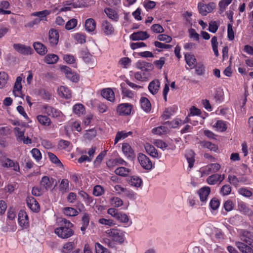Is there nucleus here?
Listing matches in <instances>:
<instances>
[{"mask_svg": "<svg viewBox=\"0 0 253 253\" xmlns=\"http://www.w3.org/2000/svg\"><path fill=\"white\" fill-rule=\"evenodd\" d=\"M59 34L57 30L51 29L48 33V40L51 46H54L58 43L59 40Z\"/></svg>", "mask_w": 253, "mask_h": 253, "instance_id": "obj_9", "label": "nucleus"}, {"mask_svg": "<svg viewBox=\"0 0 253 253\" xmlns=\"http://www.w3.org/2000/svg\"><path fill=\"white\" fill-rule=\"evenodd\" d=\"M79 194L81 195V196H82L85 202L87 204H90L93 202L92 197H91L90 196H89L86 192H84V191H81L80 192Z\"/></svg>", "mask_w": 253, "mask_h": 253, "instance_id": "obj_51", "label": "nucleus"}, {"mask_svg": "<svg viewBox=\"0 0 253 253\" xmlns=\"http://www.w3.org/2000/svg\"><path fill=\"white\" fill-rule=\"evenodd\" d=\"M27 204L32 211L37 212L39 211V204L34 198H28L27 199Z\"/></svg>", "mask_w": 253, "mask_h": 253, "instance_id": "obj_16", "label": "nucleus"}, {"mask_svg": "<svg viewBox=\"0 0 253 253\" xmlns=\"http://www.w3.org/2000/svg\"><path fill=\"white\" fill-rule=\"evenodd\" d=\"M102 30L105 35H110L113 34L114 28L110 23L104 21L102 23Z\"/></svg>", "mask_w": 253, "mask_h": 253, "instance_id": "obj_15", "label": "nucleus"}, {"mask_svg": "<svg viewBox=\"0 0 253 253\" xmlns=\"http://www.w3.org/2000/svg\"><path fill=\"white\" fill-rule=\"evenodd\" d=\"M42 108L45 113L53 118H60L63 115L60 111L52 106L46 105L43 106Z\"/></svg>", "mask_w": 253, "mask_h": 253, "instance_id": "obj_6", "label": "nucleus"}, {"mask_svg": "<svg viewBox=\"0 0 253 253\" xmlns=\"http://www.w3.org/2000/svg\"><path fill=\"white\" fill-rule=\"evenodd\" d=\"M64 213L69 216H74L78 214V211L75 209L71 207L65 208Z\"/></svg>", "mask_w": 253, "mask_h": 253, "instance_id": "obj_43", "label": "nucleus"}, {"mask_svg": "<svg viewBox=\"0 0 253 253\" xmlns=\"http://www.w3.org/2000/svg\"><path fill=\"white\" fill-rule=\"evenodd\" d=\"M141 108L146 112L148 113L151 110V104L149 99L145 97H142L140 99Z\"/></svg>", "mask_w": 253, "mask_h": 253, "instance_id": "obj_23", "label": "nucleus"}, {"mask_svg": "<svg viewBox=\"0 0 253 253\" xmlns=\"http://www.w3.org/2000/svg\"><path fill=\"white\" fill-rule=\"evenodd\" d=\"M102 96L111 102L115 100V94L113 91L110 88L104 89L101 92Z\"/></svg>", "mask_w": 253, "mask_h": 253, "instance_id": "obj_22", "label": "nucleus"}, {"mask_svg": "<svg viewBox=\"0 0 253 253\" xmlns=\"http://www.w3.org/2000/svg\"><path fill=\"white\" fill-rule=\"evenodd\" d=\"M137 158L140 165L144 169L150 170L152 168V163L151 161L145 155L139 153L138 155Z\"/></svg>", "mask_w": 253, "mask_h": 253, "instance_id": "obj_5", "label": "nucleus"}, {"mask_svg": "<svg viewBox=\"0 0 253 253\" xmlns=\"http://www.w3.org/2000/svg\"><path fill=\"white\" fill-rule=\"evenodd\" d=\"M231 191V187L228 184L224 185L220 189V193L223 196L229 195Z\"/></svg>", "mask_w": 253, "mask_h": 253, "instance_id": "obj_56", "label": "nucleus"}, {"mask_svg": "<svg viewBox=\"0 0 253 253\" xmlns=\"http://www.w3.org/2000/svg\"><path fill=\"white\" fill-rule=\"evenodd\" d=\"M105 12L107 16L113 20H117L118 19V15L114 9L110 8H107L105 9Z\"/></svg>", "mask_w": 253, "mask_h": 253, "instance_id": "obj_39", "label": "nucleus"}, {"mask_svg": "<svg viewBox=\"0 0 253 253\" xmlns=\"http://www.w3.org/2000/svg\"><path fill=\"white\" fill-rule=\"evenodd\" d=\"M122 151L124 154L129 158H133L134 157V153L130 146L126 143L123 144Z\"/></svg>", "mask_w": 253, "mask_h": 253, "instance_id": "obj_17", "label": "nucleus"}, {"mask_svg": "<svg viewBox=\"0 0 253 253\" xmlns=\"http://www.w3.org/2000/svg\"><path fill=\"white\" fill-rule=\"evenodd\" d=\"M104 192L103 187L100 185H96L94 186L93 191V194L95 196H101Z\"/></svg>", "mask_w": 253, "mask_h": 253, "instance_id": "obj_58", "label": "nucleus"}, {"mask_svg": "<svg viewBox=\"0 0 253 253\" xmlns=\"http://www.w3.org/2000/svg\"><path fill=\"white\" fill-rule=\"evenodd\" d=\"M77 20L73 18L69 20L65 25V28L67 30H70L74 29L77 25Z\"/></svg>", "mask_w": 253, "mask_h": 253, "instance_id": "obj_48", "label": "nucleus"}, {"mask_svg": "<svg viewBox=\"0 0 253 253\" xmlns=\"http://www.w3.org/2000/svg\"><path fill=\"white\" fill-rule=\"evenodd\" d=\"M160 82L158 80L152 81L148 85V89L152 94H156L159 90Z\"/></svg>", "mask_w": 253, "mask_h": 253, "instance_id": "obj_21", "label": "nucleus"}, {"mask_svg": "<svg viewBox=\"0 0 253 253\" xmlns=\"http://www.w3.org/2000/svg\"><path fill=\"white\" fill-rule=\"evenodd\" d=\"M136 67L142 71H149L153 69L152 64L143 61H138L136 63Z\"/></svg>", "mask_w": 253, "mask_h": 253, "instance_id": "obj_13", "label": "nucleus"}, {"mask_svg": "<svg viewBox=\"0 0 253 253\" xmlns=\"http://www.w3.org/2000/svg\"><path fill=\"white\" fill-rule=\"evenodd\" d=\"M238 210L244 214L250 213L249 209L247 207L246 205L244 203H241L238 205Z\"/></svg>", "mask_w": 253, "mask_h": 253, "instance_id": "obj_59", "label": "nucleus"}, {"mask_svg": "<svg viewBox=\"0 0 253 253\" xmlns=\"http://www.w3.org/2000/svg\"><path fill=\"white\" fill-rule=\"evenodd\" d=\"M31 153L32 155V156L37 160L39 161L42 158V155L40 151V150L37 148L33 149Z\"/></svg>", "mask_w": 253, "mask_h": 253, "instance_id": "obj_62", "label": "nucleus"}, {"mask_svg": "<svg viewBox=\"0 0 253 253\" xmlns=\"http://www.w3.org/2000/svg\"><path fill=\"white\" fill-rule=\"evenodd\" d=\"M22 78L21 76H19L16 78L13 89V93L16 97H21L22 94V84L21 82Z\"/></svg>", "mask_w": 253, "mask_h": 253, "instance_id": "obj_11", "label": "nucleus"}, {"mask_svg": "<svg viewBox=\"0 0 253 253\" xmlns=\"http://www.w3.org/2000/svg\"><path fill=\"white\" fill-rule=\"evenodd\" d=\"M111 204L115 207H120L123 205V201L118 197H113L111 199Z\"/></svg>", "mask_w": 253, "mask_h": 253, "instance_id": "obj_54", "label": "nucleus"}, {"mask_svg": "<svg viewBox=\"0 0 253 253\" xmlns=\"http://www.w3.org/2000/svg\"><path fill=\"white\" fill-rule=\"evenodd\" d=\"M33 46L37 52L41 55H44L47 51L46 46L41 42H35Z\"/></svg>", "mask_w": 253, "mask_h": 253, "instance_id": "obj_24", "label": "nucleus"}, {"mask_svg": "<svg viewBox=\"0 0 253 253\" xmlns=\"http://www.w3.org/2000/svg\"><path fill=\"white\" fill-rule=\"evenodd\" d=\"M218 177V174H213L207 178L206 181L210 185H214L219 182Z\"/></svg>", "mask_w": 253, "mask_h": 253, "instance_id": "obj_42", "label": "nucleus"}, {"mask_svg": "<svg viewBox=\"0 0 253 253\" xmlns=\"http://www.w3.org/2000/svg\"><path fill=\"white\" fill-rule=\"evenodd\" d=\"M116 219L120 222L125 224L127 223L129 220L128 216L123 212H120Z\"/></svg>", "mask_w": 253, "mask_h": 253, "instance_id": "obj_40", "label": "nucleus"}, {"mask_svg": "<svg viewBox=\"0 0 253 253\" xmlns=\"http://www.w3.org/2000/svg\"><path fill=\"white\" fill-rule=\"evenodd\" d=\"M73 242H68L65 244L62 250L63 253H68L74 248Z\"/></svg>", "mask_w": 253, "mask_h": 253, "instance_id": "obj_64", "label": "nucleus"}, {"mask_svg": "<svg viewBox=\"0 0 253 253\" xmlns=\"http://www.w3.org/2000/svg\"><path fill=\"white\" fill-rule=\"evenodd\" d=\"M132 106L127 103L119 105L117 108V112L121 115H128L131 113Z\"/></svg>", "mask_w": 253, "mask_h": 253, "instance_id": "obj_12", "label": "nucleus"}, {"mask_svg": "<svg viewBox=\"0 0 253 253\" xmlns=\"http://www.w3.org/2000/svg\"><path fill=\"white\" fill-rule=\"evenodd\" d=\"M211 189L209 187L205 186L201 188L198 192L201 202H205L207 200L208 196L210 194Z\"/></svg>", "mask_w": 253, "mask_h": 253, "instance_id": "obj_19", "label": "nucleus"}, {"mask_svg": "<svg viewBox=\"0 0 253 253\" xmlns=\"http://www.w3.org/2000/svg\"><path fill=\"white\" fill-rule=\"evenodd\" d=\"M229 182L235 187L238 186L239 183L241 181L235 175H229L228 177Z\"/></svg>", "mask_w": 253, "mask_h": 253, "instance_id": "obj_52", "label": "nucleus"}, {"mask_svg": "<svg viewBox=\"0 0 253 253\" xmlns=\"http://www.w3.org/2000/svg\"><path fill=\"white\" fill-rule=\"evenodd\" d=\"M55 180L52 177L47 176H43L40 182V187H34L32 190V193L35 196H40L45 192L50 189Z\"/></svg>", "mask_w": 253, "mask_h": 253, "instance_id": "obj_1", "label": "nucleus"}, {"mask_svg": "<svg viewBox=\"0 0 253 253\" xmlns=\"http://www.w3.org/2000/svg\"><path fill=\"white\" fill-rule=\"evenodd\" d=\"M130 170L125 167H120L116 169L115 170V172L116 174L122 176H126L129 172Z\"/></svg>", "mask_w": 253, "mask_h": 253, "instance_id": "obj_41", "label": "nucleus"}, {"mask_svg": "<svg viewBox=\"0 0 253 253\" xmlns=\"http://www.w3.org/2000/svg\"><path fill=\"white\" fill-rule=\"evenodd\" d=\"M50 13V10L45 9L42 11L35 12L33 13L32 15L34 16L38 17L41 21H47L46 16L49 15Z\"/></svg>", "mask_w": 253, "mask_h": 253, "instance_id": "obj_29", "label": "nucleus"}, {"mask_svg": "<svg viewBox=\"0 0 253 253\" xmlns=\"http://www.w3.org/2000/svg\"><path fill=\"white\" fill-rule=\"evenodd\" d=\"M8 79V75L5 72H0V88L5 87Z\"/></svg>", "mask_w": 253, "mask_h": 253, "instance_id": "obj_38", "label": "nucleus"}, {"mask_svg": "<svg viewBox=\"0 0 253 253\" xmlns=\"http://www.w3.org/2000/svg\"><path fill=\"white\" fill-rule=\"evenodd\" d=\"M59 94L66 99L71 97V91L67 87L61 86L58 88Z\"/></svg>", "mask_w": 253, "mask_h": 253, "instance_id": "obj_27", "label": "nucleus"}, {"mask_svg": "<svg viewBox=\"0 0 253 253\" xmlns=\"http://www.w3.org/2000/svg\"><path fill=\"white\" fill-rule=\"evenodd\" d=\"M196 67L195 72L199 76L203 75L205 72V67L202 64H199Z\"/></svg>", "mask_w": 253, "mask_h": 253, "instance_id": "obj_61", "label": "nucleus"}, {"mask_svg": "<svg viewBox=\"0 0 253 253\" xmlns=\"http://www.w3.org/2000/svg\"><path fill=\"white\" fill-rule=\"evenodd\" d=\"M106 233L108 237L120 244H122L124 242V233L121 230L117 228L108 229L106 231Z\"/></svg>", "mask_w": 253, "mask_h": 253, "instance_id": "obj_3", "label": "nucleus"}, {"mask_svg": "<svg viewBox=\"0 0 253 253\" xmlns=\"http://www.w3.org/2000/svg\"><path fill=\"white\" fill-rule=\"evenodd\" d=\"M96 27V22L92 18H88L85 21V30L88 32H93Z\"/></svg>", "mask_w": 253, "mask_h": 253, "instance_id": "obj_32", "label": "nucleus"}, {"mask_svg": "<svg viewBox=\"0 0 253 253\" xmlns=\"http://www.w3.org/2000/svg\"><path fill=\"white\" fill-rule=\"evenodd\" d=\"M154 143L158 148H161L163 150L166 149L168 146V144L162 140H155Z\"/></svg>", "mask_w": 253, "mask_h": 253, "instance_id": "obj_60", "label": "nucleus"}, {"mask_svg": "<svg viewBox=\"0 0 253 253\" xmlns=\"http://www.w3.org/2000/svg\"><path fill=\"white\" fill-rule=\"evenodd\" d=\"M58 59V56L57 55L49 54L46 55L44 58V61L48 64H53L57 62Z\"/></svg>", "mask_w": 253, "mask_h": 253, "instance_id": "obj_34", "label": "nucleus"}, {"mask_svg": "<svg viewBox=\"0 0 253 253\" xmlns=\"http://www.w3.org/2000/svg\"><path fill=\"white\" fill-rule=\"evenodd\" d=\"M145 150L147 153L151 157L155 158H159V154L156 149L152 145L147 144L145 146Z\"/></svg>", "mask_w": 253, "mask_h": 253, "instance_id": "obj_30", "label": "nucleus"}, {"mask_svg": "<svg viewBox=\"0 0 253 253\" xmlns=\"http://www.w3.org/2000/svg\"><path fill=\"white\" fill-rule=\"evenodd\" d=\"M168 128L165 126H160L154 128L152 129V132L156 134L161 135L167 132Z\"/></svg>", "mask_w": 253, "mask_h": 253, "instance_id": "obj_45", "label": "nucleus"}, {"mask_svg": "<svg viewBox=\"0 0 253 253\" xmlns=\"http://www.w3.org/2000/svg\"><path fill=\"white\" fill-rule=\"evenodd\" d=\"M96 253H110L108 250L99 243L95 244Z\"/></svg>", "mask_w": 253, "mask_h": 253, "instance_id": "obj_55", "label": "nucleus"}, {"mask_svg": "<svg viewBox=\"0 0 253 253\" xmlns=\"http://www.w3.org/2000/svg\"><path fill=\"white\" fill-rule=\"evenodd\" d=\"M131 131L125 132L124 131H118L117 133L115 138V144H116L119 140L126 138L128 136L131 135Z\"/></svg>", "mask_w": 253, "mask_h": 253, "instance_id": "obj_33", "label": "nucleus"}, {"mask_svg": "<svg viewBox=\"0 0 253 253\" xmlns=\"http://www.w3.org/2000/svg\"><path fill=\"white\" fill-rule=\"evenodd\" d=\"M186 159L189 164V167L191 169L193 168L195 162L194 153L193 151H189L186 154Z\"/></svg>", "mask_w": 253, "mask_h": 253, "instance_id": "obj_37", "label": "nucleus"}, {"mask_svg": "<svg viewBox=\"0 0 253 253\" xmlns=\"http://www.w3.org/2000/svg\"><path fill=\"white\" fill-rule=\"evenodd\" d=\"M2 166L6 168H13L15 171H18L20 170L19 164L14 162L13 160L6 158L2 164Z\"/></svg>", "mask_w": 253, "mask_h": 253, "instance_id": "obj_20", "label": "nucleus"}, {"mask_svg": "<svg viewBox=\"0 0 253 253\" xmlns=\"http://www.w3.org/2000/svg\"><path fill=\"white\" fill-rule=\"evenodd\" d=\"M38 94L44 100H49L51 96V93L43 88L39 90Z\"/></svg>", "mask_w": 253, "mask_h": 253, "instance_id": "obj_44", "label": "nucleus"}, {"mask_svg": "<svg viewBox=\"0 0 253 253\" xmlns=\"http://www.w3.org/2000/svg\"><path fill=\"white\" fill-rule=\"evenodd\" d=\"M128 183L131 186L138 188L141 186L142 180L140 177L134 175L130 177L128 180Z\"/></svg>", "mask_w": 253, "mask_h": 253, "instance_id": "obj_28", "label": "nucleus"}, {"mask_svg": "<svg viewBox=\"0 0 253 253\" xmlns=\"http://www.w3.org/2000/svg\"><path fill=\"white\" fill-rule=\"evenodd\" d=\"M61 226L56 228L54 233L60 238L67 239L74 234V231L71 229L73 225L69 220L64 218L61 221Z\"/></svg>", "mask_w": 253, "mask_h": 253, "instance_id": "obj_2", "label": "nucleus"}, {"mask_svg": "<svg viewBox=\"0 0 253 253\" xmlns=\"http://www.w3.org/2000/svg\"><path fill=\"white\" fill-rule=\"evenodd\" d=\"M215 7L213 2H210L207 4L199 3L198 5V8L199 13L203 16H206L208 13L211 12Z\"/></svg>", "mask_w": 253, "mask_h": 253, "instance_id": "obj_4", "label": "nucleus"}, {"mask_svg": "<svg viewBox=\"0 0 253 253\" xmlns=\"http://www.w3.org/2000/svg\"><path fill=\"white\" fill-rule=\"evenodd\" d=\"M238 249L243 253H253L252 248L241 242H237L235 243Z\"/></svg>", "mask_w": 253, "mask_h": 253, "instance_id": "obj_25", "label": "nucleus"}, {"mask_svg": "<svg viewBox=\"0 0 253 253\" xmlns=\"http://www.w3.org/2000/svg\"><path fill=\"white\" fill-rule=\"evenodd\" d=\"M185 60L187 64L191 69L196 67L197 60L194 55L191 53H186L185 54Z\"/></svg>", "mask_w": 253, "mask_h": 253, "instance_id": "obj_18", "label": "nucleus"}, {"mask_svg": "<svg viewBox=\"0 0 253 253\" xmlns=\"http://www.w3.org/2000/svg\"><path fill=\"white\" fill-rule=\"evenodd\" d=\"M221 166L219 164H210L205 167L202 171V173L205 175H209L211 173H215L220 169Z\"/></svg>", "mask_w": 253, "mask_h": 253, "instance_id": "obj_7", "label": "nucleus"}, {"mask_svg": "<svg viewBox=\"0 0 253 253\" xmlns=\"http://www.w3.org/2000/svg\"><path fill=\"white\" fill-rule=\"evenodd\" d=\"M219 201L217 199L214 198L211 200L210 206L212 210H215L219 207Z\"/></svg>", "mask_w": 253, "mask_h": 253, "instance_id": "obj_63", "label": "nucleus"}, {"mask_svg": "<svg viewBox=\"0 0 253 253\" xmlns=\"http://www.w3.org/2000/svg\"><path fill=\"white\" fill-rule=\"evenodd\" d=\"M66 77L68 79L73 82L77 83L79 81V75L75 72H73L72 71L70 72Z\"/></svg>", "mask_w": 253, "mask_h": 253, "instance_id": "obj_53", "label": "nucleus"}, {"mask_svg": "<svg viewBox=\"0 0 253 253\" xmlns=\"http://www.w3.org/2000/svg\"><path fill=\"white\" fill-rule=\"evenodd\" d=\"M73 111L75 114L80 116L84 113V107L81 104H77L74 106Z\"/></svg>", "mask_w": 253, "mask_h": 253, "instance_id": "obj_46", "label": "nucleus"}, {"mask_svg": "<svg viewBox=\"0 0 253 253\" xmlns=\"http://www.w3.org/2000/svg\"><path fill=\"white\" fill-rule=\"evenodd\" d=\"M38 122L42 125L49 126L51 124V120L49 118L44 115H38L37 117Z\"/></svg>", "mask_w": 253, "mask_h": 253, "instance_id": "obj_35", "label": "nucleus"}, {"mask_svg": "<svg viewBox=\"0 0 253 253\" xmlns=\"http://www.w3.org/2000/svg\"><path fill=\"white\" fill-rule=\"evenodd\" d=\"M13 47L18 52L23 55L31 54L32 52V49L30 46L21 43H14Z\"/></svg>", "mask_w": 253, "mask_h": 253, "instance_id": "obj_8", "label": "nucleus"}, {"mask_svg": "<svg viewBox=\"0 0 253 253\" xmlns=\"http://www.w3.org/2000/svg\"><path fill=\"white\" fill-rule=\"evenodd\" d=\"M123 84H121L122 91L123 95L127 97L132 98L134 96L133 92L132 91L124 87Z\"/></svg>", "mask_w": 253, "mask_h": 253, "instance_id": "obj_50", "label": "nucleus"}, {"mask_svg": "<svg viewBox=\"0 0 253 253\" xmlns=\"http://www.w3.org/2000/svg\"><path fill=\"white\" fill-rule=\"evenodd\" d=\"M241 240L253 248V234L247 230L241 232Z\"/></svg>", "mask_w": 253, "mask_h": 253, "instance_id": "obj_10", "label": "nucleus"}, {"mask_svg": "<svg viewBox=\"0 0 253 253\" xmlns=\"http://www.w3.org/2000/svg\"><path fill=\"white\" fill-rule=\"evenodd\" d=\"M18 222L21 226H25L28 223V216L26 212L20 211L18 214Z\"/></svg>", "mask_w": 253, "mask_h": 253, "instance_id": "obj_36", "label": "nucleus"}, {"mask_svg": "<svg viewBox=\"0 0 253 253\" xmlns=\"http://www.w3.org/2000/svg\"><path fill=\"white\" fill-rule=\"evenodd\" d=\"M48 156L50 159V160L53 163L55 164H57L58 166H62V164L61 163L59 159L55 156L54 154L48 152L47 153Z\"/></svg>", "mask_w": 253, "mask_h": 253, "instance_id": "obj_49", "label": "nucleus"}, {"mask_svg": "<svg viewBox=\"0 0 253 253\" xmlns=\"http://www.w3.org/2000/svg\"><path fill=\"white\" fill-rule=\"evenodd\" d=\"M14 132L18 141H22V139L24 138V132L21 131L20 128H14Z\"/></svg>", "mask_w": 253, "mask_h": 253, "instance_id": "obj_57", "label": "nucleus"}, {"mask_svg": "<svg viewBox=\"0 0 253 253\" xmlns=\"http://www.w3.org/2000/svg\"><path fill=\"white\" fill-rule=\"evenodd\" d=\"M89 220L90 218L88 214L84 213L82 218V226L81 227V230L83 232V234H84L85 231L88 226Z\"/></svg>", "mask_w": 253, "mask_h": 253, "instance_id": "obj_31", "label": "nucleus"}, {"mask_svg": "<svg viewBox=\"0 0 253 253\" xmlns=\"http://www.w3.org/2000/svg\"><path fill=\"white\" fill-rule=\"evenodd\" d=\"M59 189L62 194L68 192L70 190L69 180L67 179H62L59 185Z\"/></svg>", "mask_w": 253, "mask_h": 253, "instance_id": "obj_26", "label": "nucleus"}, {"mask_svg": "<svg viewBox=\"0 0 253 253\" xmlns=\"http://www.w3.org/2000/svg\"><path fill=\"white\" fill-rule=\"evenodd\" d=\"M149 37L146 32L139 31L133 33L130 36V38L133 41L145 40Z\"/></svg>", "mask_w": 253, "mask_h": 253, "instance_id": "obj_14", "label": "nucleus"}, {"mask_svg": "<svg viewBox=\"0 0 253 253\" xmlns=\"http://www.w3.org/2000/svg\"><path fill=\"white\" fill-rule=\"evenodd\" d=\"M96 131L94 129H90L86 130L84 135V137L87 140H90L95 137Z\"/></svg>", "mask_w": 253, "mask_h": 253, "instance_id": "obj_47", "label": "nucleus"}]
</instances>
